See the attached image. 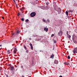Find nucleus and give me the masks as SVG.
<instances>
[{
  "mask_svg": "<svg viewBox=\"0 0 77 77\" xmlns=\"http://www.w3.org/2000/svg\"><path fill=\"white\" fill-rule=\"evenodd\" d=\"M30 15L31 17H34L36 15V13L35 12H32L30 14Z\"/></svg>",
  "mask_w": 77,
  "mask_h": 77,
  "instance_id": "nucleus-1",
  "label": "nucleus"
},
{
  "mask_svg": "<svg viewBox=\"0 0 77 77\" xmlns=\"http://www.w3.org/2000/svg\"><path fill=\"white\" fill-rule=\"evenodd\" d=\"M58 10L57 11V12H58V14H61V12H62V10L60 9V8H57Z\"/></svg>",
  "mask_w": 77,
  "mask_h": 77,
  "instance_id": "nucleus-2",
  "label": "nucleus"
},
{
  "mask_svg": "<svg viewBox=\"0 0 77 77\" xmlns=\"http://www.w3.org/2000/svg\"><path fill=\"white\" fill-rule=\"evenodd\" d=\"M73 52L74 54L77 53V47L74 48V50L73 51Z\"/></svg>",
  "mask_w": 77,
  "mask_h": 77,
  "instance_id": "nucleus-3",
  "label": "nucleus"
},
{
  "mask_svg": "<svg viewBox=\"0 0 77 77\" xmlns=\"http://www.w3.org/2000/svg\"><path fill=\"white\" fill-rule=\"evenodd\" d=\"M10 68L11 71H14V69H14V66H10Z\"/></svg>",
  "mask_w": 77,
  "mask_h": 77,
  "instance_id": "nucleus-4",
  "label": "nucleus"
},
{
  "mask_svg": "<svg viewBox=\"0 0 77 77\" xmlns=\"http://www.w3.org/2000/svg\"><path fill=\"white\" fill-rule=\"evenodd\" d=\"M45 10H48V9H49V8H50V6L49 5H46L45 7Z\"/></svg>",
  "mask_w": 77,
  "mask_h": 77,
  "instance_id": "nucleus-5",
  "label": "nucleus"
},
{
  "mask_svg": "<svg viewBox=\"0 0 77 77\" xmlns=\"http://www.w3.org/2000/svg\"><path fill=\"white\" fill-rule=\"evenodd\" d=\"M44 31H45V32H48V29L45 27L44 28Z\"/></svg>",
  "mask_w": 77,
  "mask_h": 77,
  "instance_id": "nucleus-6",
  "label": "nucleus"
},
{
  "mask_svg": "<svg viewBox=\"0 0 77 77\" xmlns=\"http://www.w3.org/2000/svg\"><path fill=\"white\" fill-rule=\"evenodd\" d=\"M17 48H15L14 50V53H17Z\"/></svg>",
  "mask_w": 77,
  "mask_h": 77,
  "instance_id": "nucleus-7",
  "label": "nucleus"
},
{
  "mask_svg": "<svg viewBox=\"0 0 77 77\" xmlns=\"http://www.w3.org/2000/svg\"><path fill=\"white\" fill-rule=\"evenodd\" d=\"M41 38H36L35 39V41H41Z\"/></svg>",
  "mask_w": 77,
  "mask_h": 77,
  "instance_id": "nucleus-8",
  "label": "nucleus"
},
{
  "mask_svg": "<svg viewBox=\"0 0 77 77\" xmlns=\"http://www.w3.org/2000/svg\"><path fill=\"white\" fill-rule=\"evenodd\" d=\"M58 61L56 60H54V63H55V64H58Z\"/></svg>",
  "mask_w": 77,
  "mask_h": 77,
  "instance_id": "nucleus-9",
  "label": "nucleus"
},
{
  "mask_svg": "<svg viewBox=\"0 0 77 77\" xmlns=\"http://www.w3.org/2000/svg\"><path fill=\"white\" fill-rule=\"evenodd\" d=\"M30 45L31 47V50H32L33 48V45H32V44L31 43H30Z\"/></svg>",
  "mask_w": 77,
  "mask_h": 77,
  "instance_id": "nucleus-10",
  "label": "nucleus"
},
{
  "mask_svg": "<svg viewBox=\"0 0 77 77\" xmlns=\"http://www.w3.org/2000/svg\"><path fill=\"white\" fill-rule=\"evenodd\" d=\"M11 73H12V74H15V69L14 70L12 71L11 72Z\"/></svg>",
  "mask_w": 77,
  "mask_h": 77,
  "instance_id": "nucleus-11",
  "label": "nucleus"
},
{
  "mask_svg": "<svg viewBox=\"0 0 77 77\" xmlns=\"http://www.w3.org/2000/svg\"><path fill=\"white\" fill-rule=\"evenodd\" d=\"M73 12H74V11L72 10H70L68 11V12H69V13H70V12H71V13H72Z\"/></svg>",
  "mask_w": 77,
  "mask_h": 77,
  "instance_id": "nucleus-12",
  "label": "nucleus"
},
{
  "mask_svg": "<svg viewBox=\"0 0 77 77\" xmlns=\"http://www.w3.org/2000/svg\"><path fill=\"white\" fill-rule=\"evenodd\" d=\"M42 21L43 22H45V23H47V21L45 20L44 19H43L42 20Z\"/></svg>",
  "mask_w": 77,
  "mask_h": 77,
  "instance_id": "nucleus-13",
  "label": "nucleus"
},
{
  "mask_svg": "<svg viewBox=\"0 0 77 77\" xmlns=\"http://www.w3.org/2000/svg\"><path fill=\"white\" fill-rule=\"evenodd\" d=\"M64 64H65V65H69V63L68 62H65L64 63Z\"/></svg>",
  "mask_w": 77,
  "mask_h": 77,
  "instance_id": "nucleus-14",
  "label": "nucleus"
},
{
  "mask_svg": "<svg viewBox=\"0 0 77 77\" xmlns=\"http://www.w3.org/2000/svg\"><path fill=\"white\" fill-rule=\"evenodd\" d=\"M18 35V33H13V34H12V35Z\"/></svg>",
  "mask_w": 77,
  "mask_h": 77,
  "instance_id": "nucleus-15",
  "label": "nucleus"
},
{
  "mask_svg": "<svg viewBox=\"0 0 77 77\" xmlns=\"http://www.w3.org/2000/svg\"><path fill=\"white\" fill-rule=\"evenodd\" d=\"M46 5H48L50 4V3L48 2H46L45 3Z\"/></svg>",
  "mask_w": 77,
  "mask_h": 77,
  "instance_id": "nucleus-16",
  "label": "nucleus"
},
{
  "mask_svg": "<svg viewBox=\"0 0 77 77\" xmlns=\"http://www.w3.org/2000/svg\"><path fill=\"white\" fill-rule=\"evenodd\" d=\"M54 55L53 54H52V55H51V58H52V59H53V58H54Z\"/></svg>",
  "mask_w": 77,
  "mask_h": 77,
  "instance_id": "nucleus-17",
  "label": "nucleus"
},
{
  "mask_svg": "<svg viewBox=\"0 0 77 77\" xmlns=\"http://www.w3.org/2000/svg\"><path fill=\"white\" fill-rule=\"evenodd\" d=\"M29 19H27L26 20H25V22H26V23H28L29 22Z\"/></svg>",
  "mask_w": 77,
  "mask_h": 77,
  "instance_id": "nucleus-18",
  "label": "nucleus"
},
{
  "mask_svg": "<svg viewBox=\"0 0 77 77\" xmlns=\"http://www.w3.org/2000/svg\"><path fill=\"white\" fill-rule=\"evenodd\" d=\"M66 15H67V16H68V12L66 11Z\"/></svg>",
  "mask_w": 77,
  "mask_h": 77,
  "instance_id": "nucleus-19",
  "label": "nucleus"
},
{
  "mask_svg": "<svg viewBox=\"0 0 77 77\" xmlns=\"http://www.w3.org/2000/svg\"><path fill=\"white\" fill-rule=\"evenodd\" d=\"M68 38H69V39H70L71 38V35H67Z\"/></svg>",
  "mask_w": 77,
  "mask_h": 77,
  "instance_id": "nucleus-20",
  "label": "nucleus"
},
{
  "mask_svg": "<svg viewBox=\"0 0 77 77\" xmlns=\"http://www.w3.org/2000/svg\"><path fill=\"white\" fill-rule=\"evenodd\" d=\"M20 31L19 30H18L17 31L16 33L19 34V33H20Z\"/></svg>",
  "mask_w": 77,
  "mask_h": 77,
  "instance_id": "nucleus-21",
  "label": "nucleus"
},
{
  "mask_svg": "<svg viewBox=\"0 0 77 77\" xmlns=\"http://www.w3.org/2000/svg\"><path fill=\"white\" fill-rule=\"evenodd\" d=\"M60 32L61 33V35H62L63 34V32H62V31H60Z\"/></svg>",
  "mask_w": 77,
  "mask_h": 77,
  "instance_id": "nucleus-22",
  "label": "nucleus"
},
{
  "mask_svg": "<svg viewBox=\"0 0 77 77\" xmlns=\"http://www.w3.org/2000/svg\"><path fill=\"white\" fill-rule=\"evenodd\" d=\"M21 20L22 21H24V18H22L21 19Z\"/></svg>",
  "mask_w": 77,
  "mask_h": 77,
  "instance_id": "nucleus-23",
  "label": "nucleus"
},
{
  "mask_svg": "<svg viewBox=\"0 0 77 77\" xmlns=\"http://www.w3.org/2000/svg\"><path fill=\"white\" fill-rule=\"evenodd\" d=\"M47 21L48 22V23H50V20L49 19H47Z\"/></svg>",
  "mask_w": 77,
  "mask_h": 77,
  "instance_id": "nucleus-24",
  "label": "nucleus"
},
{
  "mask_svg": "<svg viewBox=\"0 0 77 77\" xmlns=\"http://www.w3.org/2000/svg\"><path fill=\"white\" fill-rule=\"evenodd\" d=\"M67 16V18L68 19H70V18L71 17L69 16Z\"/></svg>",
  "mask_w": 77,
  "mask_h": 77,
  "instance_id": "nucleus-25",
  "label": "nucleus"
},
{
  "mask_svg": "<svg viewBox=\"0 0 77 77\" xmlns=\"http://www.w3.org/2000/svg\"><path fill=\"white\" fill-rule=\"evenodd\" d=\"M67 59H70V56L69 55L68 56Z\"/></svg>",
  "mask_w": 77,
  "mask_h": 77,
  "instance_id": "nucleus-26",
  "label": "nucleus"
},
{
  "mask_svg": "<svg viewBox=\"0 0 77 77\" xmlns=\"http://www.w3.org/2000/svg\"><path fill=\"white\" fill-rule=\"evenodd\" d=\"M56 6L57 5H56V3H55V4L53 5V7H54V8L56 7Z\"/></svg>",
  "mask_w": 77,
  "mask_h": 77,
  "instance_id": "nucleus-27",
  "label": "nucleus"
},
{
  "mask_svg": "<svg viewBox=\"0 0 77 77\" xmlns=\"http://www.w3.org/2000/svg\"><path fill=\"white\" fill-rule=\"evenodd\" d=\"M24 48H25V50H27V48L26 47V46H24Z\"/></svg>",
  "mask_w": 77,
  "mask_h": 77,
  "instance_id": "nucleus-28",
  "label": "nucleus"
},
{
  "mask_svg": "<svg viewBox=\"0 0 77 77\" xmlns=\"http://www.w3.org/2000/svg\"><path fill=\"white\" fill-rule=\"evenodd\" d=\"M17 15H18V16H20V12H19L18 13Z\"/></svg>",
  "mask_w": 77,
  "mask_h": 77,
  "instance_id": "nucleus-29",
  "label": "nucleus"
},
{
  "mask_svg": "<svg viewBox=\"0 0 77 77\" xmlns=\"http://www.w3.org/2000/svg\"><path fill=\"white\" fill-rule=\"evenodd\" d=\"M33 5H36V4H35V2H34L33 3Z\"/></svg>",
  "mask_w": 77,
  "mask_h": 77,
  "instance_id": "nucleus-30",
  "label": "nucleus"
},
{
  "mask_svg": "<svg viewBox=\"0 0 77 77\" xmlns=\"http://www.w3.org/2000/svg\"><path fill=\"white\" fill-rule=\"evenodd\" d=\"M66 34H67V36L68 35H69V34H68V31H67Z\"/></svg>",
  "mask_w": 77,
  "mask_h": 77,
  "instance_id": "nucleus-31",
  "label": "nucleus"
},
{
  "mask_svg": "<svg viewBox=\"0 0 77 77\" xmlns=\"http://www.w3.org/2000/svg\"><path fill=\"white\" fill-rule=\"evenodd\" d=\"M54 34H52L51 35V37H53V36H54Z\"/></svg>",
  "mask_w": 77,
  "mask_h": 77,
  "instance_id": "nucleus-32",
  "label": "nucleus"
},
{
  "mask_svg": "<svg viewBox=\"0 0 77 77\" xmlns=\"http://www.w3.org/2000/svg\"><path fill=\"white\" fill-rule=\"evenodd\" d=\"M33 36H34V37H36L38 36V35H34Z\"/></svg>",
  "mask_w": 77,
  "mask_h": 77,
  "instance_id": "nucleus-33",
  "label": "nucleus"
},
{
  "mask_svg": "<svg viewBox=\"0 0 77 77\" xmlns=\"http://www.w3.org/2000/svg\"><path fill=\"white\" fill-rule=\"evenodd\" d=\"M54 42L55 44H56V40H54Z\"/></svg>",
  "mask_w": 77,
  "mask_h": 77,
  "instance_id": "nucleus-34",
  "label": "nucleus"
},
{
  "mask_svg": "<svg viewBox=\"0 0 77 77\" xmlns=\"http://www.w3.org/2000/svg\"><path fill=\"white\" fill-rule=\"evenodd\" d=\"M7 52H8V53H10V50H8L7 51Z\"/></svg>",
  "mask_w": 77,
  "mask_h": 77,
  "instance_id": "nucleus-35",
  "label": "nucleus"
},
{
  "mask_svg": "<svg viewBox=\"0 0 77 77\" xmlns=\"http://www.w3.org/2000/svg\"><path fill=\"white\" fill-rule=\"evenodd\" d=\"M28 52H29V51H28V50H27L26 51V53H28Z\"/></svg>",
  "mask_w": 77,
  "mask_h": 77,
  "instance_id": "nucleus-36",
  "label": "nucleus"
},
{
  "mask_svg": "<svg viewBox=\"0 0 77 77\" xmlns=\"http://www.w3.org/2000/svg\"><path fill=\"white\" fill-rule=\"evenodd\" d=\"M20 11H23V10L21 8V9H20Z\"/></svg>",
  "mask_w": 77,
  "mask_h": 77,
  "instance_id": "nucleus-37",
  "label": "nucleus"
},
{
  "mask_svg": "<svg viewBox=\"0 0 77 77\" xmlns=\"http://www.w3.org/2000/svg\"><path fill=\"white\" fill-rule=\"evenodd\" d=\"M54 10H55V11H57V9H56V8H55Z\"/></svg>",
  "mask_w": 77,
  "mask_h": 77,
  "instance_id": "nucleus-38",
  "label": "nucleus"
},
{
  "mask_svg": "<svg viewBox=\"0 0 77 77\" xmlns=\"http://www.w3.org/2000/svg\"><path fill=\"white\" fill-rule=\"evenodd\" d=\"M14 2L15 3V4L16 5H17V4L16 3V2H15H15Z\"/></svg>",
  "mask_w": 77,
  "mask_h": 77,
  "instance_id": "nucleus-39",
  "label": "nucleus"
},
{
  "mask_svg": "<svg viewBox=\"0 0 77 77\" xmlns=\"http://www.w3.org/2000/svg\"><path fill=\"white\" fill-rule=\"evenodd\" d=\"M21 68H23V66H21Z\"/></svg>",
  "mask_w": 77,
  "mask_h": 77,
  "instance_id": "nucleus-40",
  "label": "nucleus"
},
{
  "mask_svg": "<svg viewBox=\"0 0 77 77\" xmlns=\"http://www.w3.org/2000/svg\"><path fill=\"white\" fill-rule=\"evenodd\" d=\"M29 40H32V38H29Z\"/></svg>",
  "mask_w": 77,
  "mask_h": 77,
  "instance_id": "nucleus-41",
  "label": "nucleus"
},
{
  "mask_svg": "<svg viewBox=\"0 0 77 77\" xmlns=\"http://www.w3.org/2000/svg\"><path fill=\"white\" fill-rule=\"evenodd\" d=\"M29 3H31V5H33V2H30Z\"/></svg>",
  "mask_w": 77,
  "mask_h": 77,
  "instance_id": "nucleus-42",
  "label": "nucleus"
},
{
  "mask_svg": "<svg viewBox=\"0 0 77 77\" xmlns=\"http://www.w3.org/2000/svg\"><path fill=\"white\" fill-rule=\"evenodd\" d=\"M21 9H23V10H24V8L23 7L22 8H21Z\"/></svg>",
  "mask_w": 77,
  "mask_h": 77,
  "instance_id": "nucleus-43",
  "label": "nucleus"
},
{
  "mask_svg": "<svg viewBox=\"0 0 77 77\" xmlns=\"http://www.w3.org/2000/svg\"><path fill=\"white\" fill-rule=\"evenodd\" d=\"M2 72V69H1L0 68V72Z\"/></svg>",
  "mask_w": 77,
  "mask_h": 77,
  "instance_id": "nucleus-44",
  "label": "nucleus"
},
{
  "mask_svg": "<svg viewBox=\"0 0 77 77\" xmlns=\"http://www.w3.org/2000/svg\"><path fill=\"white\" fill-rule=\"evenodd\" d=\"M33 64H34V63H32V65H33Z\"/></svg>",
  "mask_w": 77,
  "mask_h": 77,
  "instance_id": "nucleus-45",
  "label": "nucleus"
},
{
  "mask_svg": "<svg viewBox=\"0 0 77 77\" xmlns=\"http://www.w3.org/2000/svg\"><path fill=\"white\" fill-rule=\"evenodd\" d=\"M21 77H25L24 76V75H22V76H21Z\"/></svg>",
  "mask_w": 77,
  "mask_h": 77,
  "instance_id": "nucleus-46",
  "label": "nucleus"
},
{
  "mask_svg": "<svg viewBox=\"0 0 77 77\" xmlns=\"http://www.w3.org/2000/svg\"><path fill=\"white\" fill-rule=\"evenodd\" d=\"M58 35H60V32L58 33Z\"/></svg>",
  "mask_w": 77,
  "mask_h": 77,
  "instance_id": "nucleus-47",
  "label": "nucleus"
},
{
  "mask_svg": "<svg viewBox=\"0 0 77 77\" xmlns=\"http://www.w3.org/2000/svg\"><path fill=\"white\" fill-rule=\"evenodd\" d=\"M2 18L3 20H4V17H2Z\"/></svg>",
  "mask_w": 77,
  "mask_h": 77,
  "instance_id": "nucleus-48",
  "label": "nucleus"
},
{
  "mask_svg": "<svg viewBox=\"0 0 77 77\" xmlns=\"http://www.w3.org/2000/svg\"><path fill=\"white\" fill-rule=\"evenodd\" d=\"M59 77H62V75H60V76H59Z\"/></svg>",
  "mask_w": 77,
  "mask_h": 77,
  "instance_id": "nucleus-49",
  "label": "nucleus"
},
{
  "mask_svg": "<svg viewBox=\"0 0 77 77\" xmlns=\"http://www.w3.org/2000/svg\"><path fill=\"white\" fill-rule=\"evenodd\" d=\"M16 5V7L17 8V7H18V6H17V5Z\"/></svg>",
  "mask_w": 77,
  "mask_h": 77,
  "instance_id": "nucleus-50",
  "label": "nucleus"
},
{
  "mask_svg": "<svg viewBox=\"0 0 77 77\" xmlns=\"http://www.w3.org/2000/svg\"><path fill=\"white\" fill-rule=\"evenodd\" d=\"M28 57H27V59H28V57H29V56L28 55Z\"/></svg>",
  "mask_w": 77,
  "mask_h": 77,
  "instance_id": "nucleus-51",
  "label": "nucleus"
},
{
  "mask_svg": "<svg viewBox=\"0 0 77 77\" xmlns=\"http://www.w3.org/2000/svg\"><path fill=\"white\" fill-rule=\"evenodd\" d=\"M0 47H2V45H0Z\"/></svg>",
  "mask_w": 77,
  "mask_h": 77,
  "instance_id": "nucleus-52",
  "label": "nucleus"
},
{
  "mask_svg": "<svg viewBox=\"0 0 77 77\" xmlns=\"http://www.w3.org/2000/svg\"><path fill=\"white\" fill-rule=\"evenodd\" d=\"M72 59H71V61H72Z\"/></svg>",
  "mask_w": 77,
  "mask_h": 77,
  "instance_id": "nucleus-53",
  "label": "nucleus"
},
{
  "mask_svg": "<svg viewBox=\"0 0 77 77\" xmlns=\"http://www.w3.org/2000/svg\"><path fill=\"white\" fill-rule=\"evenodd\" d=\"M55 15H57V14H56Z\"/></svg>",
  "mask_w": 77,
  "mask_h": 77,
  "instance_id": "nucleus-54",
  "label": "nucleus"
},
{
  "mask_svg": "<svg viewBox=\"0 0 77 77\" xmlns=\"http://www.w3.org/2000/svg\"><path fill=\"white\" fill-rule=\"evenodd\" d=\"M14 2H15V0H13Z\"/></svg>",
  "mask_w": 77,
  "mask_h": 77,
  "instance_id": "nucleus-55",
  "label": "nucleus"
},
{
  "mask_svg": "<svg viewBox=\"0 0 77 77\" xmlns=\"http://www.w3.org/2000/svg\"><path fill=\"white\" fill-rule=\"evenodd\" d=\"M76 44H77V41H76Z\"/></svg>",
  "mask_w": 77,
  "mask_h": 77,
  "instance_id": "nucleus-56",
  "label": "nucleus"
},
{
  "mask_svg": "<svg viewBox=\"0 0 77 77\" xmlns=\"http://www.w3.org/2000/svg\"><path fill=\"white\" fill-rule=\"evenodd\" d=\"M21 12L22 14L23 13V11H21Z\"/></svg>",
  "mask_w": 77,
  "mask_h": 77,
  "instance_id": "nucleus-57",
  "label": "nucleus"
},
{
  "mask_svg": "<svg viewBox=\"0 0 77 77\" xmlns=\"http://www.w3.org/2000/svg\"><path fill=\"white\" fill-rule=\"evenodd\" d=\"M23 71H24V68H23Z\"/></svg>",
  "mask_w": 77,
  "mask_h": 77,
  "instance_id": "nucleus-58",
  "label": "nucleus"
},
{
  "mask_svg": "<svg viewBox=\"0 0 77 77\" xmlns=\"http://www.w3.org/2000/svg\"><path fill=\"white\" fill-rule=\"evenodd\" d=\"M20 15H21V16H22V14H20Z\"/></svg>",
  "mask_w": 77,
  "mask_h": 77,
  "instance_id": "nucleus-59",
  "label": "nucleus"
},
{
  "mask_svg": "<svg viewBox=\"0 0 77 77\" xmlns=\"http://www.w3.org/2000/svg\"><path fill=\"white\" fill-rule=\"evenodd\" d=\"M72 39L73 40V36H72Z\"/></svg>",
  "mask_w": 77,
  "mask_h": 77,
  "instance_id": "nucleus-60",
  "label": "nucleus"
},
{
  "mask_svg": "<svg viewBox=\"0 0 77 77\" xmlns=\"http://www.w3.org/2000/svg\"><path fill=\"white\" fill-rule=\"evenodd\" d=\"M36 52V51H35V52Z\"/></svg>",
  "mask_w": 77,
  "mask_h": 77,
  "instance_id": "nucleus-61",
  "label": "nucleus"
},
{
  "mask_svg": "<svg viewBox=\"0 0 77 77\" xmlns=\"http://www.w3.org/2000/svg\"><path fill=\"white\" fill-rule=\"evenodd\" d=\"M36 1H38V0H36Z\"/></svg>",
  "mask_w": 77,
  "mask_h": 77,
  "instance_id": "nucleus-62",
  "label": "nucleus"
},
{
  "mask_svg": "<svg viewBox=\"0 0 77 77\" xmlns=\"http://www.w3.org/2000/svg\"><path fill=\"white\" fill-rule=\"evenodd\" d=\"M12 49L11 50V51H12Z\"/></svg>",
  "mask_w": 77,
  "mask_h": 77,
  "instance_id": "nucleus-63",
  "label": "nucleus"
},
{
  "mask_svg": "<svg viewBox=\"0 0 77 77\" xmlns=\"http://www.w3.org/2000/svg\"><path fill=\"white\" fill-rule=\"evenodd\" d=\"M60 1H62V0H60Z\"/></svg>",
  "mask_w": 77,
  "mask_h": 77,
  "instance_id": "nucleus-64",
  "label": "nucleus"
}]
</instances>
